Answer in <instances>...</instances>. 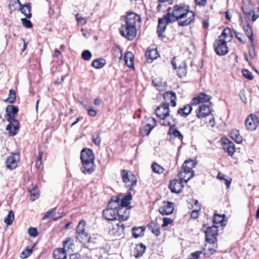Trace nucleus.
<instances>
[{"label":"nucleus","mask_w":259,"mask_h":259,"mask_svg":"<svg viewBox=\"0 0 259 259\" xmlns=\"http://www.w3.org/2000/svg\"><path fill=\"white\" fill-rule=\"evenodd\" d=\"M171 9L168 8L166 14L170 15L171 19H174V22L178 21L180 26H187L190 25L194 21L195 14L193 12L188 9V7L184 5H176L171 13Z\"/></svg>","instance_id":"f257e3e1"},{"label":"nucleus","mask_w":259,"mask_h":259,"mask_svg":"<svg viewBox=\"0 0 259 259\" xmlns=\"http://www.w3.org/2000/svg\"><path fill=\"white\" fill-rule=\"evenodd\" d=\"M95 154L91 149L83 148L80 152V159L82 166L81 171L84 174H91L96 168L95 165Z\"/></svg>","instance_id":"f03ea898"},{"label":"nucleus","mask_w":259,"mask_h":259,"mask_svg":"<svg viewBox=\"0 0 259 259\" xmlns=\"http://www.w3.org/2000/svg\"><path fill=\"white\" fill-rule=\"evenodd\" d=\"M18 109L17 107L13 105H8L6 110L8 116V120L9 124L7 126L6 130L11 136L16 135L19 131V123L14 118L17 113Z\"/></svg>","instance_id":"7ed1b4c3"},{"label":"nucleus","mask_w":259,"mask_h":259,"mask_svg":"<svg viewBox=\"0 0 259 259\" xmlns=\"http://www.w3.org/2000/svg\"><path fill=\"white\" fill-rule=\"evenodd\" d=\"M119 196L113 197L109 201L107 208L103 211L104 218L107 221H114L117 219L116 209L119 207Z\"/></svg>","instance_id":"20e7f679"},{"label":"nucleus","mask_w":259,"mask_h":259,"mask_svg":"<svg viewBox=\"0 0 259 259\" xmlns=\"http://www.w3.org/2000/svg\"><path fill=\"white\" fill-rule=\"evenodd\" d=\"M196 164V163L194 160H186L182 165L181 170L178 174L179 178L184 180L185 183H187L194 176V171L193 168Z\"/></svg>","instance_id":"39448f33"},{"label":"nucleus","mask_w":259,"mask_h":259,"mask_svg":"<svg viewBox=\"0 0 259 259\" xmlns=\"http://www.w3.org/2000/svg\"><path fill=\"white\" fill-rule=\"evenodd\" d=\"M169 105L163 103L158 106L155 110V114L160 118V123L162 125L168 126L171 123L172 118H170Z\"/></svg>","instance_id":"423d86ee"},{"label":"nucleus","mask_w":259,"mask_h":259,"mask_svg":"<svg viewBox=\"0 0 259 259\" xmlns=\"http://www.w3.org/2000/svg\"><path fill=\"white\" fill-rule=\"evenodd\" d=\"M121 175L123 182L125 183V186L132 190L134 187L137 184V178L136 176L131 171H126L123 169L121 171Z\"/></svg>","instance_id":"0eeeda50"},{"label":"nucleus","mask_w":259,"mask_h":259,"mask_svg":"<svg viewBox=\"0 0 259 259\" xmlns=\"http://www.w3.org/2000/svg\"><path fill=\"white\" fill-rule=\"evenodd\" d=\"M174 22V19H171L169 14H166L162 18H159L157 28L158 36L161 37H165V35L163 33L165 32L167 25L169 23H172Z\"/></svg>","instance_id":"6e6552de"},{"label":"nucleus","mask_w":259,"mask_h":259,"mask_svg":"<svg viewBox=\"0 0 259 259\" xmlns=\"http://www.w3.org/2000/svg\"><path fill=\"white\" fill-rule=\"evenodd\" d=\"M120 34L129 40H133L137 34L136 28L123 24L119 29Z\"/></svg>","instance_id":"1a4fd4ad"},{"label":"nucleus","mask_w":259,"mask_h":259,"mask_svg":"<svg viewBox=\"0 0 259 259\" xmlns=\"http://www.w3.org/2000/svg\"><path fill=\"white\" fill-rule=\"evenodd\" d=\"M227 42V40L220 38L215 40L213 44V48L217 54L223 56L228 53L229 50Z\"/></svg>","instance_id":"9d476101"},{"label":"nucleus","mask_w":259,"mask_h":259,"mask_svg":"<svg viewBox=\"0 0 259 259\" xmlns=\"http://www.w3.org/2000/svg\"><path fill=\"white\" fill-rule=\"evenodd\" d=\"M218 226L215 225L207 227L205 231V234L206 240L207 242L213 243L216 240L218 232Z\"/></svg>","instance_id":"9b49d317"},{"label":"nucleus","mask_w":259,"mask_h":259,"mask_svg":"<svg viewBox=\"0 0 259 259\" xmlns=\"http://www.w3.org/2000/svg\"><path fill=\"white\" fill-rule=\"evenodd\" d=\"M148 120L149 122L142 124L140 128V134L143 137L148 136L156 125V121L154 118L149 117Z\"/></svg>","instance_id":"f8f14e48"},{"label":"nucleus","mask_w":259,"mask_h":259,"mask_svg":"<svg viewBox=\"0 0 259 259\" xmlns=\"http://www.w3.org/2000/svg\"><path fill=\"white\" fill-rule=\"evenodd\" d=\"M19 162V153H12L7 159L6 165L8 168L12 170L18 166Z\"/></svg>","instance_id":"ddd939ff"},{"label":"nucleus","mask_w":259,"mask_h":259,"mask_svg":"<svg viewBox=\"0 0 259 259\" xmlns=\"http://www.w3.org/2000/svg\"><path fill=\"white\" fill-rule=\"evenodd\" d=\"M141 22L140 16L134 12H128L124 19V24L136 28V23Z\"/></svg>","instance_id":"4468645a"},{"label":"nucleus","mask_w":259,"mask_h":259,"mask_svg":"<svg viewBox=\"0 0 259 259\" xmlns=\"http://www.w3.org/2000/svg\"><path fill=\"white\" fill-rule=\"evenodd\" d=\"M125 226L124 224L119 222L118 223L116 224L109 231V234L113 236L114 238H117L122 236L124 232Z\"/></svg>","instance_id":"2eb2a0df"},{"label":"nucleus","mask_w":259,"mask_h":259,"mask_svg":"<svg viewBox=\"0 0 259 259\" xmlns=\"http://www.w3.org/2000/svg\"><path fill=\"white\" fill-rule=\"evenodd\" d=\"M258 124V118L254 114H250L245 120V126L248 130L251 131L255 130Z\"/></svg>","instance_id":"dca6fc26"},{"label":"nucleus","mask_w":259,"mask_h":259,"mask_svg":"<svg viewBox=\"0 0 259 259\" xmlns=\"http://www.w3.org/2000/svg\"><path fill=\"white\" fill-rule=\"evenodd\" d=\"M178 180H174L171 181L169 184V188L172 193H180L182 191L184 185L182 184L184 180L180 179Z\"/></svg>","instance_id":"f3484780"},{"label":"nucleus","mask_w":259,"mask_h":259,"mask_svg":"<svg viewBox=\"0 0 259 259\" xmlns=\"http://www.w3.org/2000/svg\"><path fill=\"white\" fill-rule=\"evenodd\" d=\"M211 110L212 109L209 106L205 104L200 105L196 110V116L199 119L205 118L210 114Z\"/></svg>","instance_id":"a211bd4d"},{"label":"nucleus","mask_w":259,"mask_h":259,"mask_svg":"<svg viewBox=\"0 0 259 259\" xmlns=\"http://www.w3.org/2000/svg\"><path fill=\"white\" fill-rule=\"evenodd\" d=\"M120 202V199L119 200V203ZM117 211V217L120 222L126 221L130 217V208L126 207H123L119 205Z\"/></svg>","instance_id":"6ab92c4d"},{"label":"nucleus","mask_w":259,"mask_h":259,"mask_svg":"<svg viewBox=\"0 0 259 259\" xmlns=\"http://www.w3.org/2000/svg\"><path fill=\"white\" fill-rule=\"evenodd\" d=\"M86 223L84 221H80L76 228V232L77 238H80L82 239H87L89 236V233L85 231Z\"/></svg>","instance_id":"aec40b11"},{"label":"nucleus","mask_w":259,"mask_h":259,"mask_svg":"<svg viewBox=\"0 0 259 259\" xmlns=\"http://www.w3.org/2000/svg\"><path fill=\"white\" fill-rule=\"evenodd\" d=\"M174 210V203L169 201H163L159 208V212L163 215L171 214Z\"/></svg>","instance_id":"412c9836"},{"label":"nucleus","mask_w":259,"mask_h":259,"mask_svg":"<svg viewBox=\"0 0 259 259\" xmlns=\"http://www.w3.org/2000/svg\"><path fill=\"white\" fill-rule=\"evenodd\" d=\"M222 147L224 150L227 152L229 156H232L235 152L234 144L227 139L222 140Z\"/></svg>","instance_id":"4be33fe9"},{"label":"nucleus","mask_w":259,"mask_h":259,"mask_svg":"<svg viewBox=\"0 0 259 259\" xmlns=\"http://www.w3.org/2000/svg\"><path fill=\"white\" fill-rule=\"evenodd\" d=\"M163 99L169 105V103L173 107H175L177 105L176 99L177 97L175 93L172 91H167L164 93Z\"/></svg>","instance_id":"5701e85b"},{"label":"nucleus","mask_w":259,"mask_h":259,"mask_svg":"<svg viewBox=\"0 0 259 259\" xmlns=\"http://www.w3.org/2000/svg\"><path fill=\"white\" fill-rule=\"evenodd\" d=\"M210 96L203 93L200 94L197 97L193 98L191 103L193 105H196L200 103L208 102L210 101Z\"/></svg>","instance_id":"b1692460"},{"label":"nucleus","mask_w":259,"mask_h":259,"mask_svg":"<svg viewBox=\"0 0 259 259\" xmlns=\"http://www.w3.org/2000/svg\"><path fill=\"white\" fill-rule=\"evenodd\" d=\"M145 56L148 63H151L154 60L156 59L158 54L156 49H152L148 50L145 53Z\"/></svg>","instance_id":"393cba45"},{"label":"nucleus","mask_w":259,"mask_h":259,"mask_svg":"<svg viewBox=\"0 0 259 259\" xmlns=\"http://www.w3.org/2000/svg\"><path fill=\"white\" fill-rule=\"evenodd\" d=\"M146 248V246L142 243L137 245L134 251V256L136 258L142 256L145 252Z\"/></svg>","instance_id":"a878e982"},{"label":"nucleus","mask_w":259,"mask_h":259,"mask_svg":"<svg viewBox=\"0 0 259 259\" xmlns=\"http://www.w3.org/2000/svg\"><path fill=\"white\" fill-rule=\"evenodd\" d=\"M192 110L191 106L189 104H187L178 110V114L182 117H186L191 113Z\"/></svg>","instance_id":"bb28decb"},{"label":"nucleus","mask_w":259,"mask_h":259,"mask_svg":"<svg viewBox=\"0 0 259 259\" xmlns=\"http://www.w3.org/2000/svg\"><path fill=\"white\" fill-rule=\"evenodd\" d=\"M53 256L55 259H66L67 254L64 248H56L53 252Z\"/></svg>","instance_id":"cd10ccee"},{"label":"nucleus","mask_w":259,"mask_h":259,"mask_svg":"<svg viewBox=\"0 0 259 259\" xmlns=\"http://www.w3.org/2000/svg\"><path fill=\"white\" fill-rule=\"evenodd\" d=\"M149 229L155 235L158 236L160 234L159 225L156 221H152L148 226Z\"/></svg>","instance_id":"c85d7f7f"},{"label":"nucleus","mask_w":259,"mask_h":259,"mask_svg":"<svg viewBox=\"0 0 259 259\" xmlns=\"http://www.w3.org/2000/svg\"><path fill=\"white\" fill-rule=\"evenodd\" d=\"M242 10L248 17L250 16L252 13H253V6L250 2L247 4H243L242 6Z\"/></svg>","instance_id":"c756f323"},{"label":"nucleus","mask_w":259,"mask_h":259,"mask_svg":"<svg viewBox=\"0 0 259 259\" xmlns=\"http://www.w3.org/2000/svg\"><path fill=\"white\" fill-rule=\"evenodd\" d=\"M243 28L246 35L248 36L250 43L252 44L253 42L254 39L253 37L252 30L250 26L248 24L244 23L243 24Z\"/></svg>","instance_id":"7c9ffc66"},{"label":"nucleus","mask_w":259,"mask_h":259,"mask_svg":"<svg viewBox=\"0 0 259 259\" xmlns=\"http://www.w3.org/2000/svg\"><path fill=\"white\" fill-rule=\"evenodd\" d=\"M21 12L27 18H30L32 16L31 13V7L30 4H26L23 6L20 5Z\"/></svg>","instance_id":"2f4dec72"},{"label":"nucleus","mask_w":259,"mask_h":259,"mask_svg":"<svg viewBox=\"0 0 259 259\" xmlns=\"http://www.w3.org/2000/svg\"><path fill=\"white\" fill-rule=\"evenodd\" d=\"M132 199V196L131 192H128L126 195L124 196L121 198L120 197L119 206L127 207L130 203Z\"/></svg>","instance_id":"473e14b6"},{"label":"nucleus","mask_w":259,"mask_h":259,"mask_svg":"<svg viewBox=\"0 0 259 259\" xmlns=\"http://www.w3.org/2000/svg\"><path fill=\"white\" fill-rule=\"evenodd\" d=\"M232 34H231V30L229 28H226L224 29L223 32L221 35L219 36V38L222 39L223 40H226L227 41H231Z\"/></svg>","instance_id":"72a5a7b5"},{"label":"nucleus","mask_w":259,"mask_h":259,"mask_svg":"<svg viewBox=\"0 0 259 259\" xmlns=\"http://www.w3.org/2000/svg\"><path fill=\"white\" fill-rule=\"evenodd\" d=\"M145 229L142 227H134L132 229V234L134 237L137 238L142 237L144 234Z\"/></svg>","instance_id":"f704fd0d"},{"label":"nucleus","mask_w":259,"mask_h":259,"mask_svg":"<svg viewBox=\"0 0 259 259\" xmlns=\"http://www.w3.org/2000/svg\"><path fill=\"white\" fill-rule=\"evenodd\" d=\"M133 58V55L131 52L125 53L124 59L126 66L129 68L134 67Z\"/></svg>","instance_id":"c9c22d12"},{"label":"nucleus","mask_w":259,"mask_h":259,"mask_svg":"<svg viewBox=\"0 0 259 259\" xmlns=\"http://www.w3.org/2000/svg\"><path fill=\"white\" fill-rule=\"evenodd\" d=\"M231 138L234 140L237 143L240 144L242 142V137L240 135L238 131H232L230 133Z\"/></svg>","instance_id":"e433bc0d"},{"label":"nucleus","mask_w":259,"mask_h":259,"mask_svg":"<svg viewBox=\"0 0 259 259\" xmlns=\"http://www.w3.org/2000/svg\"><path fill=\"white\" fill-rule=\"evenodd\" d=\"M106 63V60L102 58H99L94 60L92 65L95 68L99 69L102 68Z\"/></svg>","instance_id":"4c0bfd02"},{"label":"nucleus","mask_w":259,"mask_h":259,"mask_svg":"<svg viewBox=\"0 0 259 259\" xmlns=\"http://www.w3.org/2000/svg\"><path fill=\"white\" fill-rule=\"evenodd\" d=\"M169 133L173 135L174 137L178 138L181 141L183 139V136L181 134L180 132L176 128H174L171 126L169 127Z\"/></svg>","instance_id":"58836bf2"},{"label":"nucleus","mask_w":259,"mask_h":259,"mask_svg":"<svg viewBox=\"0 0 259 259\" xmlns=\"http://www.w3.org/2000/svg\"><path fill=\"white\" fill-rule=\"evenodd\" d=\"M225 217V215H220L218 214L215 213L213 215V224L215 226L218 225H220V226L222 225L223 222L224 221Z\"/></svg>","instance_id":"ea45409f"},{"label":"nucleus","mask_w":259,"mask_h":259,"mask_svg":"<svg viewBox=\"0 0 259 259\" xmlns=\"http://www.w3.org/2000/svg\"><path fill=\"white\" fill-rule=\"evenodd\" d=\"M187 74V66L185 63H183L182 65H180L178 67V75L180 77L185 76Z\"/></svg>","instance_id":"a19ab883"},{"label":"nucleus","mask_w":259,"mask_h":259,"mask_svg":"<svg viewBox=\"0 0 259 259\" xmlns=\"http://www.w3.org/2000/svg\"><path fill=\"white\" fill-rule=\"evenodd\" d=\"M30 194V199L34 201L37 199L39 196V191L37 187H34L29 191Z\"/></svg>","instance_id":"79ce46f5"},{"label":"nucleus","mask_w":259,"mask_h":259,"mask_svg":"<svg viewBox=\"0 0 259 259\" xmlns=\"http://www.w3.org/2000/svg\"><path fill=\"white\" fill-rule=\"evenodd\" d=\"M14 220V213L12 210H10L4 219V222L7 225V226L11 225Z\"/></svg>","instance_id":"37998d69"},{"label":"nucleus","mask_w":259,"mask_h":259,"mask_svg":"<svg viewBox=\"0 0 259 259\" xmlns=\"http://www.w3.org/2000/svg\"><path fill=\"white\" fill-rule=\"evenodd\" d=\"M32 253V248L27 247L20 254V257L22 259H25L29 256Z\"/></svg>","instance_id":"c03bdc74"},{"label":"nucleus","mask_w":259,"mask_h":259,"mask_svg":"<svg viewBox=\"0 0 259 259\" xmlns=\"http://www.w3.org/2000/svg\"><path fill=\"white\" fill-rule=\"evenodd\" d=\"M151 168L155 173L162 174L164 171V168L157 163H153L151 165Z\"/></svg>","instance_id":"a18cd8bd"},{"label":"nucleus","mask_w":259,"mask_h":259,"mask_svg":"<svg viewBox=\"0 0 259 259\" xmlns=\"http://www.w3.org/2000/svg\"><path fill=\"white\" fill-rule=\"evenodd\" d=\"M16 99V93L14 90L11 89L9 91V96L6 99V102L10 103H13Z\"/></svg>","instance_id":"49530a36"},{"label":"nucleus","mask_w":259,"mask_h":259,"mask_svg":"<svg viewBox=\"0 0 259 259\" xmlns=\"http://www.w3.org/2000/svg\"><path fill=\"white\" fill-rule=\"evenodd\" d=\"M56 210H57V208L56 207H54L53 209L48 210L46 212V213L45 214L44 217H43L42 219L43 220H47V219H48L50 218L51 217L53 216L56 213Z\"/></svg>","instance_id":"de8ad7c7"},{"label":"nucleus","mask_w":259,"mask_h":259,"mask_svg":"<svg viewBox=\"0 0 259 259\" xmlns=\"http://www.w3.org/2000/svg\"><path fill=\"white\" fill-rule=\"evenodd\" d=\"M92 53L89 50L83 51L81 54V57L84 60H90L92 58Z\"/></svg>","instance_id":"09e8293b"},{"label":"nucleus","mask_w":259,"mask_h":259,"mask_svg":"<svg viewBox=\"0 0 259 259\" xmlns=\"http://www.w3.org/2000/svg\"><path fill=\"white\" fill-rule=\"evenodd\" d=\"M242 72L243 75L248 80H252L253 78V76L251 72H250L248 69H243L242 70Z\"/></svg>","instance_id":"8fccbe9b"},{"label":"nucleus","mask_w":259,"mask_h":259,"mask_svg":"<svg viewBox=\"0 0 259 259\" xmlns=\"http://www.w3.org/2000/svg\"><path fill=\"white\" fill-rule=\"evenodd\" d=\"M29 235L31 237H36L38 234V232L36 228H29L28 230Z\"/></svg>","instance_id":"3c124183"},{"label":"nucleus","mask_w":259,"mask_h":259,"mask_svg":"<svg viewBox=\"0 0 259 259\" xmlns=\"http://www.w3.org/2000/svg\"><path fill=\"white\" fill-rule=\"evenodd\" d=\"M21 22L24 26L27 28H30L32 27L31 21L26 18H22L21 19Z\"/></svg>","instance_id":"603ef678"},{"label":"nucleus","mask_w":259,"mask_h":259,"mask_svg":"<svg viewBox=\"0 0 259 259\" xmlns=\"http://www.w3.org/2000/svg\"><path fill=\"white\" fill-rule=\"evenodd\" d=\"M202 253V251H197L195 252L192 253L188 257L187 259H197L200 255Z\"/></svg>","instance_id":"864d4df0"},{"label":"nucleus","mask_w":259,"mask_h":259,"mask_svg":"<svg viewBox=\"0 0 259 259\" xmlns=\"http://www.w3.org/2000/svg\"><path fill=\"white\" fill-rule=\"evenodd\" d=\"M92 139L93 142L96 144V145L99 146L101 144V138L100 137L99 134H97L96 135H93L92 136Z\"/></svg>","instance_id":"5fc2aeb1"},{"label":"nucleus","mask_w":259,"mask_h":259,"mask_svg":"<svg viewBox=\"0 0 259 259\" xmlns=\"http://www.w3.org/2000/svg\"><path fill=\"white\" fill-rule=\"evenodd\" d=\"M75 18L78 24L82 25L87 23L86 19L84 17H79L78 14L76 15Z\"/></svg>","instance_id":"6e6d98bb"},{"label":"nucleus","mask_w":259,"mask_h":259,"mask_svg":"<svg viewBox=\"0 0 259 259\" xmlns=\"http://www.w3.org/2000/svg\"><path fill=\"white\" fill-rule=\"evenodd\" d=\"M173 222V220L169 218H164L163 219V224L162 225V227H165L167 226L168 225L171 224Z\"/></svg>","instance_id":"4d7b16f0"},{"label":"nucleus","mask_w":259,"mask_h":259,"mask_svg":"<svg viewBox=\"0 0 259 259\" xmlns=\"http://www.w3.org/2000/svg\"><path fill=\"white\" fill-rule=\"evenodd\" d=\"M249 54L250 56L252 58H254L255 56V49L253 43L252 44L250 43L249 47Z\"/></svg>","instance_id":"13d9d810"},{"label":"nucleus","mask_w":259,"mask_h":259,"mask_svg":"<svg viewBox=\"0 0 259 259\" xmlns=\"http://www.w3.org/2000/svg\"><path fill=\"white\" fill-rule=\"evenodd\" d=\"M234 33H235V36L236 37V38L240 42H241L243 44H244L245 43V41H244V40H243V38H244L243 35L242 33H239V32H238L237 31H234Z\"/></svg>","instance_id":"bf43d9fd"},{"label":"nucleus","mask_w":259,"mask_h":259,"mask_svg":"<svg viewBox=\"0 0 259 259\" xmlns=\"http://www.w3.org/2000/svg\"><path fill=\"white\" fill-rule=\"evenodd\" d=\"M87 110H88V113L90 116L94 117L96 115L97 111L93 109H87Z\"/></svg>","instance_id":"052dcab7"},{"label":"nucleus","mask_w":259,"mask_h":259,"mask_svg":"<svg viewBox=\"0 0 259 259\" xmlns=\"http://www.w3.org/2000/svg\"><path fill=\"white\" fill-rule=\"evenodd\" d=\"M199 215V211L197 210H194L191 213V218L193 219H196Z\"/></svg>","instance_id":"680f3d73"},{"label":"nucleus","mask_w":259,"mask_h":259,"mask_svg":"<svg viewBox=\"0 0 259 259\" xmlns=\"http://www.w3.org/2000/svg\"><path fill=\"white\" fill-rule=\"evenodd\" d=\"M195 2L197 5L204 6L206 5L207 0H195Z\"/></svg>","instance_id":"e2e57ef3"},{"label":"nucleus","mask_w":259,"mask_h":259,"mask_svg":"<svg viewBox=\"0 0 259 259\" xmlns=\"http://www.w3.org/2000/svg\"><path fill=\"white\" fill-rule=\"evenodd\" d=\"M70 259H81V256L78 253H73L70 256Z\"/></svg>","instance_id":"0e129e2a"},{"label":"nucleus","mask_w":259,"mask_h":259,"mask_svg":"<svg viewBox=\"0 0 259 259\" xmlns=\"http://www.w3.org/2000/svg\"><path fill=\"white\" fill-rule=\"evenodd\" d=\"M224 181H225V184H226V185L227 186V188H229L230 187V186L231 184V180L230 179V180H228L227 179H224Z\"/></svg>","instance_id":"69168bd1"},{"label":"nucleus","mask_w":259,"mask_h":259,"mask_svg":"<svg viewBox=\"0 0 259 259\" xmlns=\"http://www.w3.org/2000/svg\"><path fill=\"white\" fill-rule=\"evenodd\" d=\"M94 103L96 105H100L101 103V100L99 98H96L95 99Z\"/></svg>","instance_id":"338daca9"},{"label":"nucleus","mask_w":259,"mask_h":259,"mask_svg":"<svg viewBox=\"0 0 259 259\" xmlns=\"http://www.w3.org/2000/svg\"><path fill=\"white\" fill-rule=\"evenodd\" d=\"M42 155H43L42 151H39V156H38V157L37 158V161H42Z\"/></svg>","instance_id":"774afa93"}]
</instances>
